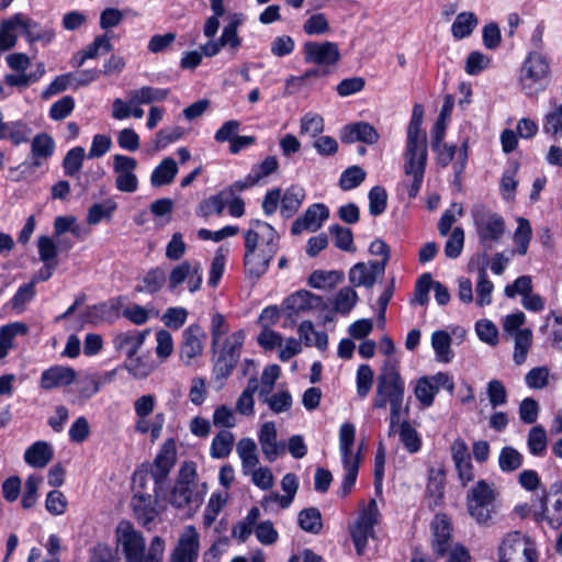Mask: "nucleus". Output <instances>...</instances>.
Wrapping results in <instances>:
<instances>
[{
    "mask_svg": "<svg viewBox=\"0 0 562 562\" xmlns=\"http://www.w3.org/2000/svg\"><path fill=\"white\" fill-rule=\"evenodd\" d=\"M200 536L194 526H187L173 548L169 562H198Z\"/></svg>",
    "mask_w": 562,
    "mask_h": 562,
    "instance_id": "15",
    "label": "nucleus"
},
{
    "mask_svg": "<svg viewBox=\"0 0 562 562\" xmlns=\"http://www.w3.org/2000/svg\"><path fill=\"white\" fill-rule=\"evenodd\" d=\"M31 151L34 158L47 159L54 151L53 138L45 133L37 134L32 140Z\"/></svg>",
    "mask_w": 562,
    "mask_h": 562,
    "instance_id": "53",
    "label": "nucleus"
},
{
    "mask_svg": "<svg viewBox=\"0 0 562 562\" xmlns=\"http://www.w3.org/2000/svg\"><path fill=\"white\" fill-rule=\"evenodd\" d=\"M515 351L514 361L516 364H521L527 357L528 350L532 342V331L529 328L521 329L514 335Z\"/></svg>",
    "mask_w": 562,
    "mask_h": 562,
    "instance_id": "45",
    "label": "nucleus"
},
{
    "mask_svg": "<svg viewBox=\"0 0 562 562\" xmlns=\"http://www.w3.org/2000/svg\"><path fill=\"white\" fill-rule=\"evenodd\" d=\"M517 223L518 226L514 233V243L517 245V252L524 256L528 251V246L532 236V229L527 218L518 217Z\"/></svg>",
    "mask_w": 562,
    "mask_h": 562,
    "instance_id": "46",
    "label": "nucleus"
},
{
    "mask_svg": "<svg viewBox=\"0 0 562 562\" xmlns=\"http://www.w3.org/2000/svg\"><path fill=\"white\" fill-rule=\"evenodd\" d=\"M543 132L554 138L562 136V104L557 105L546 115Z\"/></svg>",
    "mask_w": 562,
    "mask_h": 562,
    "instance_id": "60",
    "label": "nucleus"
},
{
    "mask_svg": "<svg viewBox=\"0 0 562 562\" xmlns=\"http://www.w3.org/2000/svg\"><path fill=\"white\" fill-rule=\"evenodd\" d=\"M137 160L125 155H114L113 170L116 173L115 188L125 193H133L138 189V179L135 175Z\"/></svg>",
    "mask_w": 562,
    "mask_h": 562,
    "instance_id": "16",
    "label": "nucleus"
},
{
    "mask_svg": "<svg viewBox=\"0 0 562 562\" xmlns=\"http://www.w3.org/2000/svg\"><path fill=\"white\" fill-rule=\"evenodd\" d=\"M115 536L125 562H162L165 540L161 537L155 536L146 551L145 538L127 520L117 524Z\"/></svg>",
    "mask_w": 562,
    "mask_h": 562,
    "instance_id": "3",
    "label": "nucleus"
},
{
    "mask_svg": "<svg viewBox=\"0 0 562 562\" xmlns=\"http://www.w3.org/2000/svg\"><path fill=\"white\" fill-rule=\"evenodd\" d=\"M231 196L225 190H222L210 199L205 200L201 206V213L203 216H209L211 213L221 214L227 205Z\"/></svg>",
    "mask_w": 562,
    "mask_h": 562,
    "instance_id": "54",
    "label": "nucleus"
},
{
    "mask_svg": "<svg viewBox=\"0 0 562 562\" xmlns=\"http://www.w3.org/2000/svg\"><path fill=\"white\" fill-rule=\"evenodd\" d=\"M329 23L324 13H315L311 15L303 24V31L307 35H321L328 33Z\"/></svg>",
    "mask_w": 562,
    "mask_h": 562,
    "instance_id": "63",
    "label": "nucleus"
},
{
    "mask_svg": "<svg viewBox=\"0 0 562 562\" xmlns=\"http://www.w3.org/2000/svg\"><path fill=\"white\" fill-rule=\"evenodd\" d=\"M494 284L487 279L486 267L479 269V281L476 284L477 304L480 306L488 305L492 302V292Z\"/></svg>",
    "mask_w": 562,
    "mask_h": 562,
    "instance_id": "49",
    "label": "nucleus"
},
{
    "mask_svg": "<svg viewBox=\"0 0 562 562\" xmlns=\"http://www.w3.org/2000/svg\"><path fill=\"white\" fill-rule=\"evenodd\" d=\"M155 367L156 366L149 356L135 355L132 356L131 358H126L124 362V368L135 379L147 378L155 370Z\"/></svg>",
    "mask_w": 562,
    "mask_h": 562,
    "instance_id": "33",
    "label": "nucleus"
},
{
    "mask_svg": "<svg viewBox=\"0 0 562 562\" xmlns=\"http://www.w3.org/2000/svg\"><path fill=\"white\" fill-rule=\"evenodd\" d=\"M404 393L405 383L400 374L397 362L389 359L382 366L378 376L372 405L378 409L385 408L387 404L390 405L391 430L400 422Z\"/></svg>",
    "mask_w": 562,
    "mask_h": 562,
    "instance_id": "2",
    "label": "nucleus"
},
{
    "mask_svg": "<svg viewBox=\"0 0 562 562\" xmlns=\"http://www.w3.org/2000/svg\"><path fill=\"white\" fill-rule=\"evenodd\" d=\"M322 302L323 299L321 296L305 290L291 294L283 301L281 306L285 317L283 326H293L296 323L300 313L315 308Z\"/></svg>",
    "mask_w": 562,
    "mask_h": 562,
    "instance_id": "12",
    "label": "nucleus"
},
{
    "mask_svg": "<svg viewBox=\"0 0 562 562\" xmlns=\"http://www.w3.org/2000/svg\"><path fill=\"white\" fill-rule=\"evenodd\" d=\"M400 439L406 450L415 453L420 449L422 440L415 428L408 423L403 422L400 427Z\"/></svg>",
    "mask_w": 562,
    "mask_h": 562,
    "instance_id": "51",
    "label": "nucleus"
},
{
    "mask_svg": "<svg viewBox=\"0 0 562 562\" xmlns=\"http://www.w3.org/2000/svg\"><path fill=\"white\" fill-rule=\"evenodd\" d=\"M304 60L307 64L318 66L336 65L341 55L339 47L334 42H306L303 45Z\"/></svg>",
    "mask_w": 562,
    "mask_h": 562,
    "instance_id": "14",
    "label": "nucleus"
},
{
    "mask_svg": "<svg viewBox=\"0 0 562 562\" xmlns=\"http://www.w3.org/2000/svg\"><path fill=\"white\" fill-rule=\"evenodd\" d=\"M358 294L351 286L341 288L333 299V310L342 315L351 312L358 302Z\"/></svg>",
    "mask_w": 562,
    "mask_h": 562,
    "instance_id": "35",
    "label": "nucleus"
},
{
    "mask_svg": "<svg viewBox=\"0 0 562 562\" xmlns=\"http://www.w3.org/2000/svg\"><path fill=\"white\" fill-rule=\"evenodd\" d=\"M278 431L273 422H266L261 425L258 432V440L266 460L276 461L280 456L285 453V442L278 441Z\"/></svg>",
    "mask_w": 562,
    "mask_h": 562,
    "instance_id": "20",
    "label": "nucleus"
},
{
    "mask_svg": "<svg viewBox=\"0 0 562 562\" xmlns=\"http://www.w3.org/2000/svg\"><path fill=\"white\" fill-rule=\"evenodd\" d=\"M21 14L18 13L1 23L0 26V52L9 50L16 44V30H20Z\"/></svg>",
    "mask_w": 562,
    "mask_h": 562,
    "instance_id": "32",
    "label": "nucleus"
},
{
    "mask_svg": "<svg viewBox=\"0 0 562 562\" xmlns=\"http://www.w3.org/2000/svg\"><path fill=\"white\" fill-rule=\"evenodd\" d=\"M147 330H130L121 333L115 336L113 344L117 351H123L126 358L137 355L139 348L143 346Z\"/></svg>",
    "mask_w": 562,
    "mask_h": 562,
    "instance_id": "26",
    "label": "nucleus"
},
{
    "mask_svg": "<svg viewBox=\"0 0 562 562\" xmlns=\"http://www.w3.org/2000/svg\"><path fill=\"white\" fill-rule=\"evenodd\" d=\"M424 109L415 104L407 126V139L404 150V175L408 181L409 198H415L422 187L427 165V136L422 130Z\"/></svg>",
    "mask_w": 562,
    "mask_h": 562,
    "instance_id": "1",
    "label": "nucleus"
},
{
    "mask_svg": "<svg viewBox=\"0 0 562 562\" xmlns=\"http://www.w3.org/2000/svg\"><path fill=\"white\" fill-rule=\"evenodd\" d=\"M324 131V119L316 113H306L301 119L300 133L316 137Z\"/></svg>",
    "mask_w": 562,
    "mask_h": 562,
    "instance_id": "59",
    "label": "nucleus"
},
{
    "mask_svg": "<svg viewBox=\"0 0 562 562\" xmlns=\"http://www.w3.org/2000/svg\"><path fill=\"white\" fill-rule=\"evenodd\" d=\"M176 443L172 439H168L154 459L148 471L154 481L153 492L158 495L167 480L171 469L176 463Z\"/></svg>",
    "mask_w": 562,
    "mask_h": 562,
    "instance_id": "11",
    "label": "nucleus"
},
{
    "mask_svg": "<svg viewBox=\"0 0 562 562\" xmlns=\"http://www.w3.org/2000/svg\"><path fill=\"white\" fill-rule=\"evenodd\" d=\"M168 94V89L145 86L139 89L128 91L127 98L131 105H142L164 101Z\"/></svg>",
    "mask_w": 562,
    "mask_h": 562,
    "instance_id": "28",
    "label": "nucleus"
},
{
    "mask_svg": "<svg viewBox=\"0 0 562 562\" xmlns=\"http://www.w3.org/2000/svg\"><path fill=\"white\" fill-rule=\"evenodd\" d=\"M499 562H537L532 543L520 532L508 533L498 548Z\"/></svg>",
    "mask_w": 562,
    "mask_h": 562,
    "instance_id": "9",
    "label": "nucleus"
},
{
    "mask_svg": "<svg viewBox=\"0 0 562 562\" xmlns=\"http://www.w3.org/2000/svg\"><path fill=\"white\" fill-rule=\"evenodd\" d=\"M431 346L436 352L437 360L448 363L453 358L451 349V337L445 330H437L431 335Z\"/></svg>",
    "mask_w": 562,
    "mask_h": 562,
    "instance_id": "34",
    "label": "nucleus"
},
{
    "mask_svg": "<svg viewBox=\"0 0 562 562\" xmlns=\"http://www.w3.org/2000/svg\"><path fill=\"white\" fill-rule=\"evenodd\" d=\"M278 247H271L267 249H260L251 254L244 255V266L246 273L251 278H259L262 276L268 267L272 258L274 257Z\"/></svg>",
    "mask_w": 562,
    "mask_h": 562,
    "instance_id": "25",
    "label": "nucleus"
},
{
    "mask_svg": "<svg viewBox=\"0 0 562 562\" xmlns=\"http://www.w3.org/2000/svg\"><path fill=\"white\" fill-rule=\"evenodd\" d=\"M330 234L334 236L335 246L344 251H353V236L350 228L340 225H331Z\"/></svg>",
    "mask_w": 562,
    "mask_h": 562,
    "instance_id": "57",
    "label": "nucleus"
},
{
    "mask_svg": "<svg viewBox=\"0 0 562 562\" xmlns=\"http://www.w3.org/2000/svg\"><path fill=\"white\" fill-rule=\"evenodd\" d=\"M431 529L432 550L437 557L448 554L447 562H470L468 550L460 544L453 546L451 526L446 515H436L431 522Z\"/></svg>",
    "mask_w": 562,
    "mask_h": 562,
    "instance_id": "7",
    "label": "nucleus"
},
{
    "mask_svg": "<svg viewBox=\"0 0 562 562\" xmlns=\"http://www.w3.org/2000/svg\"><path fill=\"white\" fill-rule=\"evenodd\" d=\"M387 204V193L383 187H373L369 192V212L373 216L381 215Z\"/></svg>",
    "mask_w": 562,
    "mask_h": 562,
    "instance_id": "55",
    "label": "nucleus"
},
{
    "mask_svg": "<svg viewBox=\"0 0 562 562\" xmlns=\"http://www.w3.org/2000/svg\"><path fill=\"white\" fill-rule=\"evenodd\" d=\"M344 279V273L333 270H315L308 278V284L314 289L334 288Z\"/></svg>",
    "mask_w": 562,
    "mask_h": 562,
    "instance_id": "38",
    "label": "nucleus"
},
{
    "mask_svg": "<svg viewBox=\"0 0 562 562\" xmlns=\"http://www.w3.org/2000/svg\"><path fill=\"white\" fill-rule=\"evenodd\" d=\"M551 77V68L548 59L539 52H530L521 68L519 81L524 92L532 97L544 90Z\"/></svg>",
    "mask_w": 562,
    "mask_h": 562,
    "instance_id": "6",
    "label": "nucleus"
},
{
    "mask_svg": "<svg viewBox=\"0 0 562 562\" xmlns=\"http://www.w3.org/2000/svg\"><path fill=\"white\" fill-rule=\"evenodd\" d=\"M77 373L70 367L54 366L43 371L41 376V387L52 390L67 386L76 380Z\"/></svg>",
    "mask_w": 562,
    "mask_h": 562,
    "instance_id": "24",
    "label": "nucleus"
},
{
    "mask_svg": "<svg viewBox=\"0 0 562 562\" xmlns=\"http://www.w3.org/2000/svg\"><path fill=\"white\" fill-rule=\"evenodd\" d=\"M356 429L350 423L341 425L339 430V448L342 456V460H352L351 448L355 442Z\"/></svg>",
    "mask_w": 562,
    "mask_h": 562,
    "instance_id": "48",
    "label": "nucleus"
},
{
    "mask_svg": "<svg viewBox=\"0 0 562 562\" xmlns=\"http://www.w3.org/2000/svg\"><path fill=\"white\" fill-rule=\"evenodd\" d=\"M328 216L327 206L321 203L313 204L293 222L291 232L293 235H299L304 231L316 232Z\"/></svg>",
    "mask_w": 562,
    "mask_h": 562,
    "instance_id": "21",
    "label": "nucleus"
},
{
    "mask_svg": "<svg viewBox=\"0 0 562 562\" xmlns=\"http://www.w3.org/2000/svg\"><path fill=\"white\" fill-rule=\"evenodd\" d=\"M245 338L246 334L243 329L234 331L225 339L221 351L238 361Z\"/></svg>",
    "mask_w": 562,
    "mask_h": 562,
    "instance_id": "58",
    "label": "nucleus"
},
{
    "mask_svg": "<svg viewBox=\"0 0 562 562\" xmlns=\"http://www.w3.org/2000/svg\"><path fill=\"white\" fill-rule=\"evenodd\" d=\"M473 222L479 241L486 249H491L505 234V221L495 212L477 209L473 211Z\"/></svg>",
    "mask_w": 562,
    "mask_h": 562,
    "instance_id": "8",
    "label": "nucleus"
},
{
    "mask_svg": "<svg viewBox=\"0 0 562 562\" xmlns=\"http://www.w3.org/2000/svg\"><path fill=\"white\" fill-rule=\"evenodd\" d=\"M548 438L546 429L542 426H533L529 432L527 438V446L529 452L532 456L541 457L547 450Z\"/></svg>",
    "mask_w": 562,
    "mask_h": 562,
    "instance_id": "44",
    "label": "nucleus"
},
{
    "mask_svg": "<svg viewBox=\"0 0 562 562\" xmlns=\"http://www.w3.org/2000/svg\"><path fill=\"white\" fill-rule=\"evenodd\" d=\"M299 525L306 532L319 533L323 528L321 512L315 507L301 510L299 514Z\"/></svg>",
    "mask_w": 562,
    "mask_h": 562,
    "instance_id": "41",
    "label": "nucleus"
},
{
    "mask_svg": "<svg viewBox=\"0 0 562 562\" xmlns=\"http://www.w3.org/2000/svg\"><path fill=\"white\" fill-rule=\"evenodd\" d=\"M203 338H205V333L198 324H192L182 331L179 352L181 361L187 367L192 366L201 357L203 352Z\"/></svg>",
    "mask_w": 562,
    "mask_h": 562,
    "instance_id": "18",
    "label": "nucleus"
},
{
    "mask_svg": "<svg viewBox=\"0 0 562 562\" xmlns=\"http://www.w3.org/2000/svg\"><path fill=\"white\" fill-rule=\"evenodd\" d=\"M251 225L254 228L248 229L244 236L245 254L255 252L259 241L262 245L260 249L278 247L279 235L270 224L256 220Z\"/></svg>",
    "mask_w": 562,
    "mask_h": 562,
    "instance_id": "17",
    "label": "nucleus"
},
{
    "mask_svg": "<svg viewBox=\"0 0 562 562\" xmlns=\"http://www.w3.org/2000/svg\"><path fill=\"white\" fill-rule=\"evenodd\" d=\"M205 493V484L199 485L196 483L195 464L186 462L179 470L169 502L176 508L191 512L202 505Z\"/></svg>",
    "mask_w": 562,
    "mask_h": 562,
    "instance_id": "4",
    "label": "nucleus"
},
{
    "mask_svg": "<svg viewBox=\"0 0 562 562\" xmlns=\"http://www.w3.org/2000/svg\"><path fill=\"white\" fill-rule=\"evenodd\" d=\"M436 389L431 384V380L429 376H423L417 381L415 387L416 398L426 407L430 406L434 403V397L436 395Z\"/></svg>",
    "mask_w": 562,
    "mask_h": 562,
    "instance_id": "64",
    "label": "nucleus"
},
{
    "mask_svg": "<svg viewBox=\"0 0 562 562\" xmlns=\"http://www.w3.org/2000/svg\"><path fill=\"white\" fill-rule=\"evenodd\" d=\"M85 148L77 146L71 148L63 160V167L65 175L68 177H75L79 173L82 162L85 159Z\"/></svg>",
    "mask_w": 562,
    "mask_h": 562,
    "instance_id": "47",
    "label": "nucleus"
},
{
    "mask_svg": "<svg viewBox=\"0 0 562 562\" xmlns=\"http://www.w3.org/2000/svg\"><path fill=\"white\" fill-rule=\"evenodd\" d=\"M303 189L291 187L285 190L281 199V214L289 218L291 217L301 206L304 200Z\"/></svg>",
    "mask_w": 562,
    "mask_h": 562,
    "instance_id": "37",
    "label": "nucleus"
},
{
    "mask_svg": "<svg viewBox=\"0 0 562 562\" xmlns=\"http://www.w3.org/2000/svg\"><path fill=\"white\" fill-rule=\"evenodd\" d=\"M477 25V19L472 12L459 13L451 26L452 35L458 38L469 36Z\"/></svg>",
    "mask_w": 562,
    "mask_h": 562,
    "instance_id": "40",
    "label": "nucleus"
},
{
    "mask_svg": "<svg viewBox=\"0 0 562 562\" xmlns=\"http://www.w3.org/2000/svg\"><path fill=\"white\" fill-rule=\"evenodd\" d=\"M524 457L515 448L506 446L502 448L498 456V465L503 472H513L522 465Z\"/></svg>",
    "mask_w": 562,
    "mask_h": 562,
    "instance_id": "43",
    "label": "nucleus"
},
{
    "mask_svg": "<svg viewBox=\"0 0 562 562\" xmlns=\"http://www.w3.org/2000/svg\"><path fill=\"white\" fill-rule=\"evenodd\" d=\"M464 245V231L461 227H454L445 245V255L454 259L462 252Z\"/></svg>",
    "mask_w": 562,
    "mask_h": 562,
    "instance_id": "62",
    "label": "nucleus"
},
{
    "mask_svg": "<svg viewBox=\"0 0 562 562\" xmlns=\"http://www.w3.org/2000/svg\"><path fill=\"white\" fill-rule=\"evenodd\" d=\"M498 493L494 484L480 480L467 495L469 514L480 525H490L496 513V499Z\"/></svg>",
    "mask_w": 562,
    "mask_h": 562,
    "instance_id": "5",
    "label": "nucleus"
},
{
    "mask_svg": "<svg viewBox=\"0 0 562 562\" xmlns=\"http://www.w3.org/2000/svg\"><path fill=\"white\" fill-rule=\"evenodd\" d=\"M383 274V262H358L349 270V282L353 286L371 289Z\"/></svg>",
    "mask_w": 562,
    "mask_h": 562,
    "instance_id": "22",
    "label": "nucleus"
},
{
    "mask_svg": "<svg viewBox=\"0 0 562 562\" xmlns=\"http://www.w3.org/2000/svg\"><path fill=\"white\" fill-rule=\"evenodd\" d=\"M188 281V289L191 293L196 292L202 284V268L200 263L191 265L184 260L173 267L168 277V289L176 292L184 281Z\"/></svg>",
    "mask_w": 562,
    "mask_h": 562,
    "instance_id": "13",
    "label": "nucleus"
},
{
    "mask_svg": "<svg viewBox=\"0 0 562 562\" xmlns=\"http://www.w3.org/2000/svg\"><path fill=\"white\" fill-rule=\"evenodd\" d=\"M342 463H344V468L346 470V474L341 482L339 495L345 497L350 493L352 486L356 483L358 471H359V458L353 457L352 460H342Z\"/></svg>",
    "mask_w": 562,
    "mask_h": 562,
    "instance_id": "50",
    "label": "nucleus"
},
{
    "mask_svg": "<svg viewBox=\"0 0 562 562\" xmlns=\"http://www.w3.org/2000/svg\"><path fill=\"white\" fill-rule=\"evenodd\" d=\"M259 390V381L254 374L249 378L246 389L239 395L236 402V411L245 416L254 414L255 400L254 395Z\"/></svg>",
    "mask_w": 562,
    "mask_h": 562,
    "instance_id": "31",
    "label": "nucleus"
},
{
    "mask_svg": "<svg viewBox=\"0 0 562 562\" xmlns=\"http://www.w3.org/2000/svg\"><path fill=\"white\" fill-rule=\"evenodd\" d=\"M158 496L159 494L153 495L149 492L139 491L138 493H134L131 501L135 518L148 530L151 529V525L158 516V510L156 508Z\"/></svg>",
    "mask_w": 562,
    "mask_h": 562,
    "instance_id": "19",
    "label": "nucleus"
},
{
    "mask_svg": "<svg viewBox=\"0 0 562 562\" xmlns=\"http://www.w3.org/2000/svg\"><path fill=\"white\" fill-rule=\"evenodd\" d=\"M236 451L241 460L244 473H249L258 463L257 445L251 438H241L236 446Z\"/></svg>",
    "mask_w": 562,
    "mask_h": 562,
    "instance_id": "30",
    "label": "nucleus"
},
{
    "mask_svg": "<svg viewBox=\"0 0 562 562\" xmlns=\"http://www.w3.org/2000/svg\"><path fill=\"white\" fill-rule=\"evenodd\" d=\"M378 505L374 499H371L366 508H363L357 520L350 525L349 531L356 551L359 555L364 553L368 539L374 535V526L378 524Z\"/></svg>",
    "mask_w": 562,
    "mask_h": 562,
    "instance_id": "10",
    "label": "nucleus"
},
{
    "mask_svg": "<svg viewBox=\"0 0 562 562\" xmlns=\"http://www.w3.org/2000/svg\"><path fill=\"white\" fill-rule=\"evenodd\" d=\"M445 471L441 469H430L427 483V494L435 499V504L443 496L445 491Z\"/></svg>",
    "mask_w": 562,
    "mask_h": 562,
    "instance_id": "52",
    "label": "nucleus"
},
{
    "mask_svg": "<svg viewBox=\"0 0 562 562\" xmlns=\"http://www.w3.org/2000/svg\"><path fill=\"white\" fill-rule=\"evenodd\" d=\"M112 48L113 46L106 35L97 36L94 41L81 52L80 61L77 63V67L82 66L87 59L95 58L100 54L110 53Z\"/></svg>",
    "mask_w": 562,
    "mask_h": 562,
    "instance_id": "42",
    "label": "nucleus"
},
{
    "mask_svg": "<svg viewBox=\"0 0 562 562\" xmlns=\"http://www.w3.org/2000/svg\"><path fill=\"white\" fill-rule=\"evenodd\" d=\"M234 441L233 432L221 430L212 440L211 456L217 459L226 458L233 449Z\"/></svg>",
    "mask_w": 562,
    "mask_h": 562,
    "instance_id": "39",
    "label": "nucleus"
},
{
    "mask_svg": "<svg viewBox=\"0 0 562 562\" xmlns=\"http://www.w3.org/2000/svg\"><path fill=\"white\" fill-rule=\"evenodd\" d=\"M144 285L140 286L139 291H146L148 293H155L161 289L166 282V273L164 269L156 267L150 269L143 279Z\"/></svg>",
    "mask_w": 562,
    "mask_h": 562,
    "instance_id": "61",
    "label": "nucleus"
},
{
    "mask_svg": "<svg viewBox=\"0 0 562 562\" xmlns=\"http://www.w3.org/2000/svg\"><path fill=\"white\" fill-rule=\"evenodd\" d=\"M116 209V202L111 199L103 203H94L88 210L87 223L89 225H97L103 220L109 222Z\"/></svg>",
    "mask_w": 562,
    "mask_h": 562,
    "instance_id": "36",
    "label": "nucleus"
},
{
    "mask_svg": "<svg viewBox=\"0 0 562 562\" xmlns=\"http://www.w3.org/2000/svg\"><path fill=\"white\" fill-rule=\"evenodd\" d=\"M178 173V166L173 158L167 157L153 170L150 183L158 188L170 184Z\"/></svg>",
    "mask_w": 562,
    "mask_h": 562,
    "instance_id": "29",
    "label": "nucleus"
},
{
    "mask_svg": "<svg viewBox=\"0 0 562 562\" xmlns=\"http://www.w3.org/2000/svg\"><path fill=\"white\" fill-rule=\"evenodd\" d=\"M366 172L359 166H351L347 168L340 176L339 186L342 190H352L360 186L364 180Z\"/></svg>",
    "mask_w": 562,
    "mask_h": 562,
    "instance_id": "56",
    "label": "nucleus"
},
{
    "mask_svg": "<svg viewBox=\"0 0 562 562\" xmlns=\"http://www.w3.org/2000/svg\"><path fill=\"white\" fill-rule=\"evenodd\" d=\"M54 451L46 441H36L30 446L24 453L25 462L33 468H45L53 459Z\"/></svg>",
    "mask_w": 562,
    "mask_h": 562,
    "instance_id": "27",
    "label": "nucleus"
},
{
    "mask_svg": "<svg viewBox=\"0 0 562 562\" xmlns=\"http://www.w3.org/2000/svg\"><path fill=\"white\" fill-rule=\"evenodd\" d=\"M380 135L378 131L367 122H358L346 125L340 135L342 143H355L361 142L368 145L378 143Z\"/></svg>",
    "mask_w": 562,
    "mask_h": 562,
    "instance_id": "23",
    "label": "nucleus"
}]
</instances>
